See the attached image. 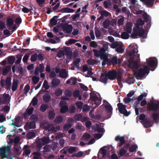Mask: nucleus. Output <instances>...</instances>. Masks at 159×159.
Listing matches in <instances>:
<instances>
[{
  "label": "nucleus",
  "instance_id": "nucleus-1",
  "mask_svg": "<svg viewBox=\"0 0 159 159\" xmlns=\"http://www.w3.org/2000/svg\"><path fill=\"white\" fill-rule=\"evenodd\" d=\"M11 148V146H3L0 148V156L2 158H6L7 159H13Z\"/></svg>",
  "mask_w": 159,
  "mask_h": 159
},
{
  "label": "nucleus",
  "instance_id": "nucleus-2",
  "mask_svg": "<svg viewBox=\"0 0 159 159\" xmlns=\"http://www.w3.org/2000/svg\"><path fill=\"white\" fill-rule=\"evenodd\" d=\"M143 68H140L138 71L134 72V75L136 79L143 77L145 74H148L149 73L150 70L148 66L145 65L143 66Z\"/></svg>",
  "mask_w": 159,
  "mask_h": 159
},
{
  "label": "nucleus",
  "instance_id": "nucleus-3",
  "mask_svg": "<svg viewBox=\"0 0 159 159\" xmlns=\"http://www.w3.org/2000/svg\"><path fill=\"white\" fill-rule=\"evenodd\" d=\"M139 61H137L136 59L134 58V56L131 57L128 60L124 61L123 64L127 65L129 68L137 70L138 67L137 62Z\"/></svg>",
  "mask_w": 159,
  "mask_h": 159
},
{
  "label": "nucleus",
  "instance_id": "nucleus-4",
  "mask_svg": "<svg viewBox=\"0 0 159 159\" xmlns=\"http://www.w3.org/2000/svg\"><path fill=\"white\" fill-rule=\"evenodd\" d=\"M117 106L120 113L123 114L124 116H127L130 114V112L129 111H128L126 109V106L125 105L119 103L117 104Z\"/></svg>",
  "mask_w": 159,
  "mask_h": 159
},
{
  "label": "nucleus",
  "instance_id": "nucleus-5",
  "mask_svg": "<svg viewBox=\"0 0 159 159\" xmlns=\"http://www.w3.org/2000/svg\"><path fill=\"white\" fill-rule=\"evenodd\" d=\"M147 109L149 111H159V101H157V103H152L148 105Z\"/></svg>",
  "mask_w": 159,
  "mask_h": 159
},
{
  "label": "nucleus",
  "instance_id": "nucleus-6",
  "mask_svg": "<svg viewBox=\"0 0 159 159\" xmlns=\"http://www.w3.org/2000/svg\"><path fill=\"white\" fill-rule=\"evenodd\" d=\"M138 50L136 48H134L129 52V53L130 57L134 56V58L136 59L137 61L140 60V55L138 54Z\"/></svg>",
  "mask_w": 159,
  "mask_h": 159
},
{
  "label": "nucleus",
  "instance_id": "nucleus-7",
  "mask_svg": "<svg viewBox=\"0 0 159 159\" xmlns=\"http://www.w3.org/2000/svg\"><path fill=\"white\" fill-rule=\"evenodd\" d=\"M106 76L108 79L111 80H115L116 77L117 72L115 70H110L106 73Z\"/></svg>",
  "mask_w": 159,
  "mask_h": 159
},
{
  "label": "nucleus",
  "instance_id": "nucleus-8",
  "mask_svg": "<svg viewBox=\"0 0 159 159\" xmlns=\"http://www.w3.org/2000/svg\"><path fill=\"white\" fill-rule=\"evenodd\" d=\"M100 58L101 60H103L102 62V65L104 66L107 64L108 65H110V60L108 58L107 56L105 54V53H103L102 56H101Z\"/></svg>",
  "mask_w": 159,
  "mask_h": 159
},
{
  "label": "nucleus",
  "instance_id": "nucleus-9",
  "mask_svg": "<svg viewBox=\"0 0 159 159\" xmlns=\"http://www.w3.org/2000/svg\"><path fill=\"white\" fill-rule=\"evenodd\" d=\"M93 51L94 52V56L98 57H100V58L101 56L103 54V53H105V51L103 48L100 49L99 51L95 49H93Z\"/></svg>",
  "mask_w": 159,
  "mask_h": 159
},
{
  "label": "nucleus",
  "instance_id": "nucleus-10",
  "mask_svg": "<svg viewBox=\"0 0 159 159\" xmlns=\"http://www.w3.org/2000/svg\"><path fill=\"white\" fill-rule=\"evenodd\" d=\"M115 140L116 141H119L120 143H118V146L120 147L122 146L125 142V137L124 136H120V135H117L115 138Z\"/></svg>",
  "mask_w": 159,
  "mask_h": 159
},
{
  "label": "nucleus",
  "instance_id": "nucleus-11",
  "mask_svg": "<svg viewBox=\"0 0 159 159\" xmlns=\"http://www.w3.org/2000/svg\"><path fill=\"white\" fill-rule=\"evenodd\" d=\"M34 110V108L33 107L29 108L28 107L26 110L25 112L23 115V116L25 119H27L28 116H30L32 114Z\"/></svg>",
  "mask_w": 159,
  "mask_h": 159
},
{
  "label": "nucleus",
  "instance_id": "nucleus-12",
  "mask_svg": "<svg viewBox=\"0 0 159 159\" xmlns=\"http://www.w3.org/2000/svg\"><path fill=\"white\" fill-rule=\"evenodd\" d=\"M62 29L63 31H65L66 33H70L72 30L73 27L71 25L65 24L62 27Z\"/></svg>",
  "mask_w": 159,
  "mask_h": 159
},
{
  "label": "nucleus",
  "instance_id": "nucleus-13",
  "mask_svg": "<svg viewBox=\"0 0 159 159\" xmlns=\"http://www.w3.org/2000/svg\"><path fill=\"white\" fill-rule=\"evenodd\" d=\"M136 28L133 29L139 36H142L144 33V30L143 28L139 27V26H136Z\"/></svg>",
  "mask_w": 159,
  "mask_h": 159
},
{
  "label": "nucleus",
  "instance_id": "nucleus-14",
  "mask_svg": "<svg viewBox=\"0 0 159 159\" xmlns=\"http://www.w3.org/2000/svg\"><path fill=\"white\" fill-rule=\"evenodd\" d=\"M147 65L149 67H154L153 69H152L151 70L153 71L157 67V63H156L155 61L153 59H150L147 62Z\"/></svg>",
  "mask_w": 159,
  "mask_h": 159
},
{
  "label": "nucleus",
  "instance_id": "nucleus-15",
  "mask_svg": "<svg viewBox=\"0 0 159 159\" xmlns=\"http://www.w3.org/2000/svg\"><path fill=\"white\" fill-rule=\"evenodd\" d=\"M121 62V60L120 59H117V57L115 56L113 57L111 60H110V65L112 64L113 65H115L117 64H120Z\"/></svg>",
  "mask_w": 159,
  "mask_h": 159
},
{
  "label": "nucleus",
  "instance_id": "nucleus-16",
  "mask_svg": "<svg viewBox=\"0 0 159 159\" xmlns=\"http://www.w3.org/2000/svg\"><path fill=\"white\" fill-rule=\"evenodd\" d=\"M14 24V21L13 19L9 16L7 19L6 21V25L7 29L10 28L11 26Z\"/></svg>",
  "mask_w": 159,
  "mask_h": 159
},
{
  "label": "nucleus",
  "instance_id": "nucleus-17",
  "mask_svg": "<svg viewBox=\"0 0 159 159\" xmlns=\"http://www.w3.org/2000/svg\"><path fill=\"white\" fill-rule=\"evenodd\" d=\"M106 73H101L99 81L106 84L107 83V80L108 79L107 76H106Z\"/></svg>",
  "mask_w": 159,
  "mask_h": 159
},
{
  "label": "nucleus",
  "instance_id": "nucleus-18",
  "mask_svg": "<svg viewBox=\"0 0 159 159\" xmlns=\"http://www.w3.org/2000/svg\"><path fill=\"white\" fill-rule=\"evenodd\" d=\"M141 1L144 2L145 4L149 7H152L153 6L155 0H140Z\"/></svg>",
  "mask_w": 159,
  "mask_h": 159
},
{
  "label": "nucleus",
  "instance_id": "nucleus-19",
  "mask_svg": "<svg viewBox=\"0 0 159 159\" xmlns=\"http://www.w3.org/2000/svg\"><path fill=\"white\" fill-rule=\"evenodd\" d=\"M61 14H59L57 16H54L50 20V24L52 26L56 25L57 24V19L60 17V16Z\"/></svg>",
  "mask_w": 159,
  "mask_h": 159
},
{
  "label": "nucleus",
  "instance_id": "nucleus-20",
  "mask_svg": "<svg viewBox=\"0 0 159 159\" xmlns=\"http://www.w3.org/2000/svg\"><path fill=\"white\" fill-rule=\"evenodd\" d=\"M60 80L57 78H53L51 82L52 86L55 88L58 86L60 83Z\"/></svg>",
  "mask_w": 159,
  "mask_h": 159
},
{
  "label": "nucleus",
  "instance_id": "nucleus-21",
  "mask_svg": "<svg viewBox=\"0 0 159 159\" xmlns=\"http://www.w3.org/2000/svg\"><path fill=\"white\" fill-rule=\"evenodd\" d=\"M125 50V47L121 43L116 49V51L118 53H122Z\"/></svg>",
  "mask_w": 159,
  "mask_h": 159
},
{
  "label": "nucleus",
  "instance_id": "nucleus-22",
  "mask_svg": "<svg viewBox=\"0 0 159 159\" xmlns=\"http://www.w3.org/2000/svg\"><path fill=\"white\" fill-rule=\"evenodd\" d=\"M125 81L126 83L128 84H131L134 83L135 80L134 79L133 75L131 74L126 78Z\"/></svg>",
  "mask_w": 159,
  "mask_h": 159
},
{
  "label": "nucleus",
  "instance_id": "nucleus-23",
  "mask_svg": "<svg viewBox=\"0 0 159 159\" xmlns=\"http://www.w3.org/2000/svg\"><path fill=\"white\" fill-rule=\"evenodd\" d=\"M35 122H34L31 121L29 123H27L25 127H26L27 129H34L35 127Z\"/></svg>",
  "mask_w": 159,
  "mask_h": 159
},
{
  "label": "nucleus",
  "instance_id": "nucleus-24",
  "mask_svg": "<svg viewBox=\"0 0 159 159\" xmlns=\"http://www.w3.org/2000/svg\"><path fill=\"white\" fill-rule=\"evenodd\" d=\"M105 107L107 111V114L108 115V114H110V116H111L112 111V106L110 104H109L106 105L105 106Z\"/></svg>",
  "mask_w": 159,
  "mask_h": 159
},
{
  "label": "nucleus",
  "instance_id": "nucleus-25",
  "mask_svg": "<svg viewBox=\"0 0 159 159\" xmlns=\"http://www.w3.org/2000/svg\"><path fill=\"white\" fill-rule=\"evenodd\" d=\"M32 155H34L33 159H42L41 157V154L39 152H34L33 153Z\"/></svg>",
  "mask_w": 159,
  "mask_h": 159
},
{
  "label": "nucleus",
  "instance_id": "nucleus-26",
  "mask_svg": "<svg viewBox=\"0 0 159 159\" xmlns=\"http://www.w3.org/2000/svg\"><path fill=\"white\" fill-rule=\"evenodd\" d=\"M43 99L46 102H49L51 99V95L48 93H45L43 96Z\"/></svg>",
  "mask_w": 159,
  "mask_h": 159
},
{
  "label": "nucleus",
  "instance_id": "nucleus-27",
  "mask_svg": "<svg viewBox=\"0 0 159 159\" xmlns=\"http://www.w3.org/2000/svg\"><path fill=\"white\" fill-rule=\"evenodd\" d=\"M29 148V146L28 145H25L24 147V149H25L23 153V155L25 154L26 156L29 155L31 152V151L30 149H28L27 148Z\"/></svg>",
  "mask_w": 159,
  "mask_h": 159
},
{
  "label": "nucleus",
  "instance_id": "nucleus-28",
  "mask_svg": "<svg viewBox=\"0 0 159 159\" xmlns=\"http://www.w3.org/2000/svg\"><path fill=\"white\" fill-rule=\"evenodd\" d=\"M60 76L62 78H66L67 77L66 70L65 69H61L59 72Z\"/></svg>",
  "mask_w": 159,
  "mask_h": 159
},
{
  "label": "nucleus",
  "instance_id": "nucleus-29",
  "mask_svg": "<svg viewBox=\"0 0 159 159\" xmlns=\"http://www.w3.org/2000/svg\"><path fill=\"white\" fill-rule=\"evenodd\" d=\"M69 111L67 105H64L61 107L60 111L63 114H65Z\"/></svg>",
  "mask_w": 159,
  "mask_h": 159
},
{
  "label": "nucleus",
  "instance_id": "nucleus-30",
  "mask_svg": "<svg viewBox=\"0 0 159 159\" xmlns=\"http://www.w3.org/2000/svg\"><path fill=\"white\" fill-rule=\"evenodd\" d=\"M55 113L54 110H50L48 112V118L50 120L54 119L55 116Z\"/></svg>",
  "mask_w": 159,
  "mask_h": 159
},
{
  "label": "nucleus",
  "instance_id": "nucleus-31",
  "mask_svg": "<svg viewBox=\"0 0 159 159\" xmlns=\"http://www.w3.org/2000/svg\"><path fill=\"white\" fill-rule=\"evenodd\" d=\"M63 120L62 116H59L56 117L54 120V122L56 124H59L61 123Z\"/></svg>",
  "mask_w": 159,
  "mask_h": 159
},
{
  "label": "nucleus",
  "instance_id": "nucleus-32",
  "mask_svg": "<svg viewBox=\"0 0 159 159\" xmlns=\"http://www.w3.org/2000/svg\"><path fill=\"white\" fill-rule=\"evenodd\" d=\"M30 119L32 122L36 123L38 121L39 118L37 115L33 114L30 116Z\"/></svg>",
  "mask_w": 159,
  "mask_h": 159
},
{
  "label": "nucleus",
  "instance_id": "nucleus-33",
  "mask_svg": "<svg viewBox=\"0 0 159 159\" xmlns=\"http://www.w3.org/2000/svg\"><path fill=\"white\" fill-rule=\"evenodd\" d=\"M143 19L144 21L147 22L151 19V17L148 15L146 12H144L143 14Z\"/></svg>",
  "mask_w": 159,
  "mask_h": 159
},
{
  "label": "nucleus",
  "instance_id": "nucleus-34",
  "mask_svg": "<svg viewBox=\"0 0 159 159\" xmlns=\"http://www.w3.org/2000/svg\"><path fill=\"white\" fill-rule=\"evenodd\" d=\"M140 101L137 100V101H136L134 103L135 114L136 115H137L139 114V109L137 107L138 106V105L140 104Z\"/></svg>",
  "mask_w": 159,
  "mask_h": 159
},
{
  "label": "nucleus",
  "instance_id": "nucleus-35",
  "mask_svg": "<svg viewBox=\"0 0 159 159\" xmlns=\"http://www.w3.org/2000/svg\"><path fill=\"white\" fill-rule=\"evenodd\" d=\"M11 68V66L9 65L7 66L6 68L3 70V75H5L7 74L10 70Z\"/></svg>",
  "mask_w": 159,
  "mask_h": 159
},
{
  "label": "nucleus",
  "instance_id": "nucleus-36",
  "mask_svg": "<svg viewBox=\"0 0 159 159\" xmlns=\"http://www.w3.org/2000/svg\"><path fill=\"white\" fill-rule=\"evenodd\" d=\"M48 106L47 104H42L40 107V110L43 112H45L48 108Z\"/></svg>",
  "mask_w": 159,
  "mask_h": 159
},
{
  "label": "nucleus",
  "instance_id": "nucleus-37",
  "mask_svg": "<svg viewBox=\"0 0 159 159\" xmlns=\"http://www.w3.org/2000/svg\"><path fill=\"white\" fill-rule=\"evenodd\" d=\"M80 62V58H77L73 61V64L78 69L80 68L79 63Z\"/></svg>",
  "mask_w": 159,
  "mask_h": 159
},
{
  "label": "nucleus",
  "instance_id": "nucleus-38",
  "mask_svg": "<svg viewBox=\"0 0 159 159\" xmlns=\"http://www.w3.org/2000/svg\"><path fill=\"white\" fill-rule=\"evenodd\" d=\"M63 13H72L75 11V10L69 8L68 7H65L62 8L61 10Z\"/></svg>",
  "mask_w": 159,
  "mask_h": 159
},
{
  "label": "nucleus",
  "instance_id": "nucleus-39",
  "mask_svg": "<svg viewBox=\"0 0 159 159\" xmlns=\"http://www.w3.org/2000/svg\"><path fill=\"white\" fill-rule=\"evenodd\" d=\"M58 143L57 142H54L52 143L50 145L51 149L53 151L56 150L58 148Z\"/></svg>",
  "mask_w": 159,
  "mask_h": 159
},
{
  "label": "nucleus",
  "instance_id": "nucleus-40",
  "mask_svg": "<svg viewBox=\"0 0 159 159\" xmlns=\"http://www.w3.org/2000/svg\"><path fill=\"white\" fill-rule=\"evenodd\" d=\"M18 83L17 81L14 80L13 81L12 90L13 91H15L17 88Z\"/></svg>",
  "mask_w": 159,
  "mask_h": 159
},
{
  "label": "nucleus",
  "instance_id": "nucleus-41",
  "mask_svg": "<svg viewBox=\"0 0 159 159\" xmlns=\"http://www.w3.org/2000/svg\"><path fill=\"white\" fill-rule=\"evenodd\" d=\"M129 33L126 32H124L121 35V38L124 39H127L129 38Z\"/></svg>",
  "mask_w": 159,
  "mask_h": 159
},
{
  "label": "nucleus",
  "instance_id": "nucleus-42",
  "mask_svg": "<svg viewBox=\"0 0 159 159\" xmlns=\"http://www.w3.org/2000/svg\"><path fill=\"white\" fill-rule=\"evenodd\" d=\"M121 43V42L119 43L117 41L114 42L111 44V47L112 48H116Z\"/></svg>",
  "mask_w": 159,
  "mask_h": 159
},
{
  "label": "nucleus",
  "instance_id": "nucleus-43",
  "mask_svg": "<svg viewBox=\"0 0 159 159\" xmlns=\"http://www.w3.org/2000/svg\"><path fill=\"white\" fill-rule=\"evenodd\" d=\"M138 148V146L136 144L132 145L129 148V152H133L136 151V150Z\"/></svg>",
  "mask_w": 159,
  "mask_h": 159
},
{
  "label": "nucleus",
  "instance_id": "nucleus-44",
  "mask_svg": "<svg viewBox=\"0 0 159 159\" xmlns=\"http://www.w3.org/2000/svg\"><path fill=\"white\" fill-rule=\"evenodd\" d=\"M110 21L108 20H106L103 23L102 25L105 28H107L110 25Z\"/></svg>",
  "mask_w": 159,
  "mask_h": 159
},
{
  "label": "nucleus",
  "instance_id": "nucleus-45",
  "mask_svg": "<svg viewBox=\"0 0 159 159\" xmlns=\"http://www.w3.org/2000/svg\"><path fill=\"white\" fill-rule=\"evenodd\" d=\"M65 95L67 97H70L72 95V91L69 89H66Z\"/></svg>",
  "mask_w": 159,
  "mask_h": 159
},
{
  "label": "nucleus",
  "instance_id": "nucleus-46",
  "mask_svg": "<svg viewBox=\"0 0 159 159\" xmlns=\"http://www.w3.org/2000/svg\"><path fill=\"white\" fill-rule=\"evenodd\" d=\"M143 122H144L143 124L145 127L148 128L151 126L150 121L147 120V119H145Z\"/></svg>",
  "mask_w": 159,
  "mask_h": 159
},
{
  "label": "nucleus",
  "instance_id": "nucleus-47",
  "mask_svg": "<svg viewBox=\"0 0 159 159\" xmlns=\"http://www.w3.org/2000/svg\"><path fill=\"white\" fill-rule=\"evenodd\" d=\"M43 148V152L44 153L48 152H50L51 149L50 145H45Z\"/></svg>",
  "mask_w": 159,
  "mask_h": 159
},
{
  "label": "nucleus",
  "instance_id": "nucleus-48",
  "mask_svg": "<svg viewBox=\"0 0 159 159\" xmlns=\"http://www.w3.org/2000/svg\"><path fill=\"white\" fill-rule=\"evenodd\" d=\"M76 150V147H75L70 146L68 148V152L70 154H72Z\"/></svg>",
  "mask_w": 159,
  "mask_h": 159
},
{
  "label": "nucleus",
  "instance_id": "nucleus-49",
  "mask_svg": "<svg viewBox=\"0 0 159 159\" xmlns=\"http://www.w3.org/2000/svg\"><path fill=\"white\" fill-rule=\"evenodd\" d=\"M15 60V58L13 56H11L9 57L7 59L8 63L9 64H13V63L14 62Z\"/></svg>",
  "mask_w": 159,
  "mask_h": 159
},
{
  "label": "nucleus",
  "instance_id": "nucleus-50",
  "mask_svg": "<svg viewBox=\"0 0 159 159\" xmlns=\"http://www.w3.org/2000/svg\"><path fill=\"white\" fill-rule=\"evenodd\" d=\"M11 78L10 77H7L6 80V85L9 87H10L11 86Z\"/></svg>",
  "mask_w": 159,
  "mask_h": 159
},
{
  "label": "nucleus",
  "instance_id": "nucleus-51",
  "mask_svg": "<svg viewBox=\"0 0 159 159\" xmlns=\"http://www.w3.org/2000/svg\"><path fill=\"white\" fill-rule=\"evenodd\" d=\"M159 115V113L158 112H154L152 113V116L154 121H156L158 119Z\"/></svg>",
  "mask_w": 159,
  "mask_h": 159
},
{
  "label": "nucleus",
  "instance_id": "nucleus-52",
  "mask_svg": "<svg viewBox=\"0 0 159 159\" xmlns=\"http://www.w3.org/2000/svg\"><path fill=\"white\" fill-rule=\"evenodd\" d=\"M137 24H136V26L143 25L144 24V22L141 19H139L137 20Z\"/></svg>",
  "mask_w": 159,
  "mask_h": 159
},
{
  "label": "nucleus",
  "instance_id": "nucleus-53",
  "mask_svg": "<svg viewBox=\"0 0 159 159\" xmlns=\"http://www.w3.org/2000/svg\"><path fill=\"white\" fill-rule=\"evenodd\" d=\"M32 80L34 84H36L39 82V78L37 76H34L32 77Z\"/></svg>",
  "mask_w": 159,
  "mask_h": 159
},
{
  "label": "nucleus",
  "instance_id": "nucleus-54",
  "mask_svg": "<svg viewBox=\"0 0 159 159\" xmlns=\"http://www.w3.org/2000/svg\"><path fill=\"white\" fill-rule=\"evenodd\" d=\"M64 51L63 50H61L57 52V56L58 57L60 58L64 56Z\"/></svg>",
  "mask_w": 159,
  "mask_h": 159
},
{
  "label": "nucleus",
  "instance_id": "nucleus-55",
  "mask_svg": "<svg viewBox=\"0 0 159 159\" xmlns=\"http://www.w3.org/2000/svg\"><path fill=\"white\" fill-rule=\"evenodd\" d=\"M35 134L34 132H30L27 134V138L29 139H31L35 136Z\"/></svg>",
  "mask_w": 159,
  "mask_h": 159
},
{
  "label": "nucleus",
  "instance_id": "nucleus-56",
  "mask_svg": "<svg viewBox=\"0 0 159 159\" xmlns=\"http://www.w3.org/2000/svg\"><path fill=\"white\" fill-rule=\"evenodd\" d=\"M147 93H143L141 94L138 97L137 100L140 101L143 99L144 97L147 96Z\"/></svg>",
  "mask_w": 159,
  "mask_h": 159
},
{
  "label": "nucleus",
  "instance_id": "nucleus-57",
  "mask_svg": "<svg viewBox=\"0 0 159 159\" xmlns=\"http://www.w3.org/2000/svg\"><path fill=\"white\" fill-rule=\"evenodd\" d=\"M76 42V40L74 39H70L68 42H66V44L67 46L74 43Z\"/></svg>",
  "mask_w": 159,
  "mask_h": 159
},
{
  "label": "nucleus",
  "instance_id": "nucleus-58",
  "mask_svg": "<svg viewBox=\"0 0 159 159\" xmlns=\"http://www.w3.org/2000/svg\"><path fill=\"white\" fill-rule=\"evenodd\" d=\"M37 57L38 55L36 53L32 55L30 58V60H31V61H35L37 59Z\"/></svg>",
  "mask_w": 159,
  "mask_h": 159
},
{
  "label": "nucleus",
  "instance_id": "nucleus-59",
  "mask_svg": "<svg viewBox=\"0 0 159 159\" xmlns=\"http://www.w3.org/2000/svg\"><path fill=\"white\" fill-rule=\"evenodd\" d=\"M49 138L46 137H43L42 139V142L45 144L48 143L49 142Z\"/></svg>",
  "mask_w": 159,
  "mask_h": 159
},
{
  "label": "nucleus",
  "instance_id": "nucleus-60",
  "mask_svg": "<svg viewBox=\"0 0 159 159\" xmlns=\"http://www.w3.org/2000/svg\"><path fill=\"white\" fill-rule=\"evenodd\" d=\"M125 17L123 16H122L121 18H120L118 20L117 24L119 25H123V22L124 21Z\"/></svg>",
  "mask_w": 159,
  "mask_h": 159
},
{
  "label": "nucleus",
  "instance_id": "nucleus-61",
  "mask_svg": "<svg viewBox=\"0 0 159 159\" xmlns=\"http://www.w3.org/2000/svg\"><path fill=\"white\" fill-rule=\"evenodd\" d=\"M73 96L75 98H76L80 94V91L78 90H76L73 91Z\"/></svg>",
  "mask_w": 159,
  "mask_h": 159
},
{
  "label": "nucleus",
  "instance_id": "nucleus-62",
  "mask_svg": "<svg viewBox=\"0 0 159 159\" xmlns=\"http://www.w3.org/2000/svg\"><path fill=\"white\" fill-rule=\"evenodd\" d=\"M127 151L124 148H121L119 151V154L120 156H123L127 152Z\"/></svg>",
  "mask_w": 159,
  "mask_h": 159
},
{
  "label": "nucleus",
  "instance_id": "nucleus-63",
  "mask_svg": "<svg viewBox=\"0 0 159 159\" xmlns=\"http://www.w3.org/2000/svg\"><path fill=\"white\" fill-rule=\"evenodd\" d=\"M62 93V91L60 89H57L55 92L56 95L57 97L61 95Z\"/></svg>",
  "mask_w": 159,
  "mask_h": 159
},
{
  "label": "nucleus",
  "instance_id": "nucleus-64",
  "mask_svg": "<svg viewBox=\"0 0 159 159\" xmlns=\"http://www.w3.org/2000/svg\"><path fill=\"white\" fill-rule=\"evenodd\" d=\"M75 104L78 109H81L82 108L83 102L81 101L77 102Z\"/></svg>",
  "mask_w": 159,
  "mask_h": 159
}]
</instances>
